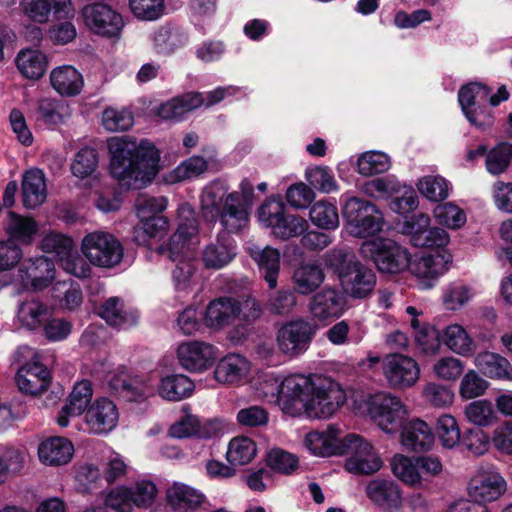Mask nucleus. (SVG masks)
Returning a JSON list of instances; mask_svg holds the SVG:
<instances>
[{
	"instance_id": "1",
	"label": "nucleus",
	"mask_w": 512,
	"mask_h": 512,
	"mask_svg": "<svg viewBox=\"0 0 512 512\" xmlns=\"http://www.w3.org/2000/svg\"><path fill=\"white\" fill-rule=\"evenodd\" d=\"M346 393L330 377L300 374L285 377L277 390V402L291 416L329 418L346 403Z\"/></svg>"
},
{
	"instance_id": "2",
	"label": "nucleus",
	"mask_w": 512,
	"mask_h": 512,
	"mask_svg": "<svg viewBox=\"0 0 512 512\" xmlns=\"http://www.w3.org/2000/svg\"><path fill=\"white\" fill-rule=\"evenodd\" d=\"M109 173L127 190H139L152 183L160 170V151L151 141L137 142L128 136L108 140Z\"/></svg>"
},
{
	"instance_id": "3",
	"label": "nucleus",
	"mask_w": 512,
	"mask_h": 512,
	"mask_svg": "<svg viewBox=\"0 0 512 512\" xmlns=\"http://www.w3.org/2000/svg\"><path fill=\"white\" fill-rule=\"evenodd\" d=\"M306 447L316 456L348 454L344 468L356 475H371L382 467L381 458L362 436L349 433L340 438V430L329 425L324 431H312L305 436Z\"/></svg>"
},
{
	"instance_id": "4",
	"label": "nucleus",
	"mask_w": 512,
	"mask_h": 512,
	"mask_svg": "<svg viewBox=\"0 0 512 512\" xmlns=\"http://www.w3.org/2000/svg\"><path fill=\"white\" fill-rule=\"evenodd\" d=\"M202 217L208 223L220 221L225 232H239L248 222L249 211L240 202V194L227 189L221 183H214L205 188L201 196Z\"/></svg>"
},
{
	"instance_id": "5",
	"label": "nucleus",
	"mask_w": 512,
	"mask_h": 512,
	"mask_svg": "<svg viewBox=\"0 0 512 512\" xmlns=\"http://www.w3.org/2000/svg\"><path fill=\"white\" fill-rule=\"evenodd\" d=\"M492 89L480 82H469L458 91V103L468 122L479 130H486L494 123L493 111L489 106L497 107L509 99L505 85L491 95Z\"/></svg>"
},
{
	"instance_id": "6",
	"label": "nucleus",
	"mask_w": 512,
	"mask_h": 512,
	"mask_svg": "<svg viewBox=\"0 0 512 512\" xmlns=\"http://www.w3.org/2000/svg\"><path fill=\"white\" fill-rule=\"evenodd\" d=\"M340 204L347 229L353 236L364 238L382 230L383 214L370 200L343 194Z\"/></svg>"
},
{
	"instance_id": "7",
	"label": "nucleus",
	"mask_w": 512,
	"mask_h": 512,
	"mask_svg": "<svg viewBox=\"0 0 512 512\" xmlns=\"http://www.w3.org/2000/svg\"><path fill=\"white\" fill-rule=\"evenodd\" d=\"M361 255L371 260L381 274L397 275L407 270L411 253L405 246L390 238L377 237L364 241Z\"/></svg>"
},
{
	"instance_id": "8",
	"label": "nucleus",
	"mask_w": 512,
	"mask_h": 512,
	"mask_svg": "<svg viewBox=\"0 0 512 512\" xmlns=\"http://www.w3.org/2000/svg\"><path fill=\"white\" fill-rule=\"evenodd\" d=\"M259 221L271 228L272 234L287 240L302 235L308 228L307 221L298 215L287 213L280 195H271L258 208Z\"/></svg>"
},
{
	"instance_id": "9",
	"label": "nucleus",
	"mask_w": 512,
	"mask_h": 512,
	"mask_svg": "<svg viewBox=\"0 0 512 512\" xmlns=\"http://www.w3.org/2000/svg\"><path fill=\"white\" fill-rule=\"evenodd\" d=\"M366 189L370 193H376L381 197L390 198L388 206L390 210L404 217L416 214L419 205L418 195L412 186L401 185L394 177L387 175L377 177L366 183Z\"/></svg>"
},
{
	"instance_id": "10",
	"label": "nucleus",
	"mask_w": 512,
	"mask_h": 512,
	"mask_svg": "<svg viewBox=\"0 0 512 512\" xmlns=\"http://www.w3.org/2000/svg\"><path fill=\"white\" fill-rule=\"evenodd\" d=\"M81 250L91 264L101 268H113L123 259L124 248L112 234L93 232L82 240Z\"/></svg>"
},
{
	"instance_id": "11",
	"label": "nucleus",
	"mask_w": 512,
	"mask_h": 512,
	"mask_svg": "<svg viewBox=\"0 0 512 512\" xmlns=\"http://www.w3.org/2000/svg\"><path fill=\"white\" fill-rule=\"evenodd\" d=\"M367 410L370 417L386 433L397 432L407 419V410L402 401L383 392L368 397Z\"/></svg>"
},
{
	"instance_id": "12",
	"label": "nucleus",
	"mask_w": 512,
	"mask_h": 512,
	"mask_svg": "<svg viewBox=\"0 0 512 512\" xmlns=\"http://www.w3.org/2000/svg\"><path fill=\"white\" fill-rule=\"evenodd\" d=\"M81 15L85 26L92 33L103 38H119L124 28L122 15L103 2L85 5Z\"/></svg>"
},
{
	"instance_id": "13",
	"label": "nucleus",
	"mask_w": 512,
	"mask_h": 512,
	"mask_svg": "<svg viewBox=\"0 0 512 512\" xmlns=\"http://www.w3.org/2000/svg\"><path fill=\"white\" fill-rule=\"evenodd\" d=\"M158 489L150 480L136 482L134 487L118 486L112 489L106 503L118 512H131L132 505L138 508L150 507L156 498Z\"/></svg>"
},
{
	"instance_id": "14",
	"label": "nucleus",
	"mask_w": 512,
	"mask_h": 512,
	"mask_svg": "<svg viewBox=\"0 0 512 512\" xmlns=\"http://www.w3.org/2000/svg\"><path fill=\"white\" fill-rule=\"evenodd\" d=\"M317 330L315 323L302 318L289 321L278 330V347L288 356H299L308 350Z\"/></svg>"
},
{
	"instance_id": "15",
	"label": "nucleus",
	"mask_w": 512,
	"mask_h": 512,
	"mask_svg": "<svg viewBox=\"0 0 512 512\" xmlns=\"http://www.w3.org/2000/svg\"><path fill=\"white\" fill-rule=\"evenodd\" d=\"M383 373L389 385L396 389L412 387L419 379L420 368L411 357L394 353L383 360Z\"/></svg>"
},
{
	"instance_id": "16",
	"label": "nucleus",
	"mask_w": 512,
	"mask_h": 512,
	"mask_svg": "<svg viewBox=\"0 0 512 512\" xmlns=\"http://www.w3.org/2000/svg\"><path fill=\"white\" fill-rule=\"evenodd\" d=\"M217 348L206 342L192 341L181 344L177 349L179 363L188 371L203 372L217 360Z\"/></svg>"
},
{
	"instance_id": "17",
	"label": "nucleus",
	"mask_w": 512,
	"mask_h": 512,
	"mask_svg": "<svg viewBox=\"0 0 512 512\" xmlns=\"http://www.w3.org/2000/svg\"><path fill=\"white\" fill-rule=\"evenodd\" d=\"M54 262L46 256L25 260L19 268V277L25 287L38 292L46 289L55 278Z\"/></svg>"
},
{
	"instance_id": "18",
	"label": "nucleus",
	"mask_w": 512,
	"mask_h": 512,
	"mask_svg": "<svg viewBox=\"0 0 512 512\" xmlns=\"http://www.w3.org/2000/svg\"><path fill=\"white\" fill-rule=\"evenodd\" d=\"M199 233V221L194 208L184 203L178 208V227L168 242L169 257L176 261L187 242Z\"/></svg>"
},
{
	"instance_id": "19",
	"label": "nucleus",
	"mask_w": 512,
	"mask_h": 512,
	"mask_svg": "<svg viewBox=\"0 0 512 512\" xmlns=\"http://www.w3.org/2000/svg\"><path fill=\"white\" fill-rule=\"evenodd\" d=\"M118 421V408L107 397L94 400L85 412L87 426L92 433L97 435L108 434L117 426Z\"/></svg>"
},
{
	"instance_id": "20",
	"label": "nucleus",
	"mask_w": 512,
	"mask_h": 512,
	"mask_svg": "<svg viewBox=\"0 0 512 512\" xmlns=\"http://www.w3.org/2000/svg\"><path fill=\"white\" fill-rule=\"evenodd\" d=\"M345 294L335 288H325L312 296L309 301V311L313 318L319 321L337 319L346 310Z\"/></svg>"
},
{
	"instance_id": "21",
	"label": "nucleus",
	"mask_w": 512,
	"mask_h": 512,
	"mask_svg": "<svg viewBox=\"0 0 512 512\" xmlns=\"http://www.w3.org/2000/svg\"><path fill=\"white\" fill-rule=\"evenodd\" d=\"M452 263V255L447 251H437L422 255L412 261L407 269L417 278L424 280L427 287H432L440 275H443Z\"/></svg>"
},
{
	"instance_id": "22",
	"label": "nucleus",
	"mask_w": 512,
	"mask_h": 512,
	"mask_svg": "<svg viewBox=\"0 0 512 512\" xmlns=\"http://www.w3.org/2000/svg\"><path fill=\"white\" fill-rule=\"evenodd\" d=\"M52 380L49 369L39 362L21 366L15 376L19 390L29 395H40L50 386Z\"/></svg>"
},
{
	"instance_id": "23",
	"label": "nucleus",
	"mask_w": 512,
	"mask_h": 512,
	"mask_svg": "<svg viewBox=\"0 0 512 512\" xmlns=\"http://www.w3.org/2000/svg\"><path fill=\"white\" fill-rule=\"evenodd\" d=\"M237 255V244L228 232L217 235L215 242L208 244L202 252V261L208 269H222Z\"/></svg>"
},
{
	"instance_id": "24",
	"label": "nucleus",
	"mask_w": 512,
	"mask_h": 512,
	"mask_svg": "<svg viewBox=\"0 0 512 512\" xmlns=\"http://www.w3.org/2000/svg\"><path fill=\"white\" fill-rule=\"evenodd\" d=\"M111 395L126 402H139L145 398V388L137 376H132L125 367H119L108 379Z\"/></svg>"
},
{
	"instance_id": "25",
	"label": "nucleus",
	"mask_w": 512,
	"mask_h": 512,
	"mask_svg": "<svg viewBox=\"0 0 512 512\" xmlns=\"http://www.w3.org/2000/svg\"><path fill=\"white\" fill-rule=\"evenodd\" d=\"M505 491L506 481L496 472L474 477L468 484L471 501L482 505L497 500Z\"/></svg>"
},
{
	"instance_id": "26",
	"label": "nucleus",
	"mask_w": 512,
	"mask_h": 512,
	"mask_svg": "<svg viewBox=\"0 0 512 512\" xmlns=\"http://www.w3.org/2000/svg\"><path fill=\"white\" fill-rule=\"evenodd\" d=\"M239 307L232 297H219L212 300L203 314V324L210 329L220 330L238 319Z\"/></svg>"
},
{
	"instance_id": "27",
	"label": "nucleus",
	"mask_w": 512,
	"mask_h": 512,
	"mask_svg": "<svg viewBox=\"0 0 512 512\" xmlns=\"http://www.w3.org/2000/svg\"><path fill=\"white\" fill-rule=\"evenodd\" d=\"M248 254L257 264L259 273L270 289L277 286L280 273V252L271 246L260 247L252 245L248 248Z\"/></svg>"
},
{
	"instance_id": "28",
	"label": "nucleus",
	"mask_w": 512,
	"mask_h": 512,
	"mask_svg": "<svg viewBox=\"0 0 512 512\" xmlns=\"http://www.w3.org/2000/svg\"><path fill=\"white\" fill-rule=\"evenodd\" d=\"M401 428L400 440L408 451L424 452L434 443V434L428 424L421 419L404 421Z\"/></svg>"
},
{
	"instance_id": "29",
	"label": "nucleus",
	"mask_w": 512,
	"mask_h": 512,
	"mask_svg": "<svg viewBox=\"0 0 512 512\" xmlns=\"http://www.w3.org/2000/svg\"><path fill=\"white\" fill-rule=\"evenodd\" d=\"M345 294L354 299H363L370 295L376 286L375 272L359 262V264L340 283Z\"/></svg>"
},
{
	"instance_id": "30",
	"label": "nucleus",
	"mask_w": 512,
	"mask_h": 512,
	"mask_svg": "<svg viewBox=\"0 0 512 512\" xmlns=\"http://www.w3.org/2000/svg\"><path fill=\"white\" fill-rule=\"evenodd\" d=\"M45 174L39 168L24 172L21 183L22 204L26 209H35L46 200Z\"/></svg>"
},
{
	"instance_id": "31",
	"label": "nucleus",
	"mask_w": 512,
	"mask_h": 512,
	"mask_svg": "<svg viewBox=\"0 0 512 512\" xmlns=\"http://www.w3.org/2000/svg\"><path fill=\"white\" fill-rule=\"evenodd\" d=\"M204 97L199 92H189L162 103L157 109V115L163 120L180 122L185 114L202 106Z\"/></svg>"
},
{
	"instance_id": "32",
	"label": "nucleus",
	"mask_w": 512,
	"mask_h": 512,
	"mask_svg": "<svg viewBox=\"0 0 512 512\" xmlns=\"http://www.w3.org/2000/svg\"><path fill=\"white\" fill-rule=\"evenodd\" d=\"M74 453L72 442L62 436H53L42 441L38 447V456L42 463L49 466L64 465Z\"/></svg>"
},
{
	"instance_id": "33",
	"label": "nucleus",
	"mask_w": 512,
	"mask_h": 512,
	"mask_svg": "<svg viewBox=\"0 0 512 512\" xmlns=\"http://www.w3.org/2000/svg\"><path fill=\"white\" fill-rule=\"evenodd\" d=\"M166 499L174 511L190 512L203 504L205 495L189 485L175 482L167 489Z\"/></svg>"
},
{
	"instance_id": "34",
	"label": "nucleus",
	"mask_w": 512,
	"mask_h": 512,
	"mask_svg": "<svg viewBox=\"0 0 512 512\" xmlns=\"http://www.w3.org/2000/svg\"><path fill=\"white\" fill-rule=\"evenodd\" d=\"M50 83L57 93L67 97L80 94L84 85L82 75L70 65L53 69L50 74Z\"/></svg>"
},
{
	"instance_id": "35",
	"label": "nucleus",
	"mask_w": 512,
	"mask_h": 512,
	"mask_svg": "<svg viewBox=\"0 0 512 512\" xmlns=\"http://www.w3.org/2000/svg\"><path fill=\"white\" fill-rule=\"evenodd\" d=\"M367 496L384 509H398L401 505V495L398 486L385 479L372 480L366 487Z\"/></svg>"
},
{
	"instance_id": "36",
	"label": "nucleus",
	"mask_w": 512,
	"mask_h": 512,
	"mask_svg": "<svg viewBox=\"0 0 512 512\" xmlns=\"http://www.w3.org/2000/svg\"><path fill=\"white\" fill-rule=\"evenodd\" d=\"M19 72L27 79L38 80L48 68V58L37 49H22L15 58Z\"/></svg>"
},
{
	"instance_id": "37",
	"label": "nucleus",
	"mask_w": 512,
	"mask_h": 512,
	"mask_svg": "<svg viewBox=\"0 0 512 512\" xmlns=\"http://www.w3.org/2000/svg\"><path fill=\"white\" fill-rule=\"evenodd\" d=\"M325 275L316 262L302 263L293 273L294 290L302 295L315 292L323 283Z\"/></svg>"
},
{
	"instance_id": "38",
	"label": "nucleus",
	"mask_w": 512,
	"mask_h": 512,
	"mask_svg": "<svg viewBox=\"0 0 512 512\" xmlns=\"http://www.w3.org/2000/svg\"><path fill=\"white\" fill-rule=\"evenodd\" d=\"M195 389L193 381L184 374H170L161 378L159 395L168 401H181L190 397Z\"/></svg>"
},
{
	"instance_id": "39",
	"label": "nucleus",
	"mask_w": 512,
	"mask_h": 512,
	"mask_svg": "<svg viewBox=\"0 0 512 512\" xmlns=\"http://www.w3.org/2000/svg\"><path fill=\"white\" fill-rule=\"evenodd\" d=\"M8 217L9 222L5 230L9 241L31 244L38 232L37 222L32 217L22 216L11 210L8 212Z\"/></svg>"
},
{
	"instance_id": "40",
	"label": "nucleus",
	"mask_w": 512,
	"mask_h": 512,
	"mask_svg": "<svg viewBox=\"0 0 512 512\" xmlns=\"http://www.w3.org/2000/svg\"><path fill=\"white\" fill-rule=\"evenodd\" d=\"M442 340L450 350L462 356H472L477 350L474 340L458 324L447 326L443 331Z\"/></svg>"
},
{
	"instance_id": "41",
	"label": "nucleus",
	"mask_w": 512,
	"mask_h": 512,
	"mask_svg": "<svg viewBox=\"0 0 512 512\" xmlns=\"http://www.w3.org/2000/svg\"><path fill=\"white\" fill-rule=\"evenodd\" d=\"M359 262L353 252L343 248L331 249L324 257L326 268L338 277L340 283L344 279V275L348 276Z\"/></svg>"
},
{
	"instance_id": "42",
	"label": "nucleus",
	"mask_w": 512,
	"mask_h": 512,
	"mask_svg": "<svg viewBox=\"0 0 512 512\" xmlns=\"http://www.w3.org/2000/svg\"><path fill=\"white\" fill-rule=\"evenodd\" d=\"M313 225L326 231H333L339 227V214L335 201L319 200L309 211Z\"/></svg>"
},
{
	"instance_id": "43",
	"label": "nucleus",
	"mask_w": 512,
	"mask_h": 512,
	"mask_svg": "<svg viewBox=\"0 0 512 512\" xmlns=\"http://www.w3.org/2000/svg\"><path fill=\"white\" fill-rule=\"evenodd\" d=\"M478 369L489 378H509V361L494 352H480L475 358Z\"/></svg>"
},
{
	"instance_id": "44",
	"label": "nucleus",
	"mask_w": 512,
	"mask_h": 512,
	"mask_svg": "<svg viewBox=\"0 0 512 512\" xmlns=\"http://www.w3.org/2000/svg\"><path fill=\"white\" fill-rule=\"evenodd\" d=\"M208 169V162L203 156L194 155L182 161L174 168L165 180L170 184H175L192 178H196Z\"/></svg>"
},
{
	"instance_id": "45",
	"label": "nucleus",
	"mask_w": 512,
	"mask_h": 512,
	"mask_svg": "<svg viewBox=\"0 0 512 512\" xmlns=\"http://www.w3.org/2000/svg\"><path fill=\"white\" fill-rule=\"evenodd\" d=\"M257 454V446L249 437L233 438L228 445L226 458L231 465H246Z\"/></svg>"
},
{
	"instance_id": "46",
	"label": "nucleus",
	"mask_w": 512,
	"mask_h": 512,
	"mask_svg": "<svg viewBox=\"0 0 512 512\" xmlns=\"http://www.w3.org/2000/svg\"><path fill=\"white\" fill-rule=\"evenodd\" d=\"M417 189L432 202H442L449 196L450 183L440 175H427L419 179Z\"/></svg>"
},
{
	"instance_id": "47",
	"label": "nucleus",
	"mask_w": 512,
	"mask_h": 512,
	"mask_svg": "<svg viewBox=\"0 0 512 512\" xmlns=\"http://www.w3.org/2000/svg\"><path fill=\"white\" fill-rule=\"evenodd\" d=\"M244 358L237 354H229L216 365L214 376L220 383H235L243 376Z\"/></svg>"
},
{
	"instance_id": "48",
	"label": "nucleus",
	"mask_w": 512,
	"mask_h": 512,
	"mask_svg": "<svg viewBox=\"0 0 512 512\" xmlns=\"http://www.w3.org/2000/svg\"><path fill=\"white\" fill-rule=\"evenodd\" d=\"M266 464L275 473L291 475L299 468V459L295 454L275 447L267 452Z\"/></svg>"
},
{
	"instance_id": "49",
	"label": "nucleus",
	"mask_w": 512,
	"mask_h": 512,
	"mask_svg": "<svg viewBox=\"0 0 512 512\" xmlns=\"http://www.w3.org/2000/svg\"><path fill=\"white\" fill-rule=\"evenodd\" d=\"M512 160V142H500L491 148L485 159L487 171L492 175L504 173Z\"/></svg>"
},
{
	"instance_id": "50",
	"label": "nucleus",
	"mask_w": 512,
	"mask_h": 512,
	"mask_svg": "<svg viewBox=\"0 0 512 512\" xmlns=\"http://www.w3.org/2000/svg\"><path fill=\"white\" fill-rule=\"evenodd\" d=\"M169 223V219L164 215L139 222L133 231V240L137 245H145L147 239L163 238L167 234Z\"/></svg>"
},
{
	"instance_id": "51",
	"label": "nucleus",
	"mask_w": 512,
	"mask_h": 512,
	"mask_svg": "<svg viewBox=\"0 0 512 512\" xmlns=\"http://www.w3.org/2000/svg\"><path fill=\"white\" fill-rule=\"evenodd\" d=\"M98 163L97 150L92 147H83L74 156L70 167L71 172L75 177L85 179L96 171Z\"/></svg>"
},
{
	"instance_id": "52",
	"label": "nucleus",
	"mask_w": 512,
	"mask_h": 512,
	"mask_svg": "<svg viewBox=\"0 0 512 512\" xmlns=\"http://www.w3.org/2000/svg\"><path fill=\"white\" fill-rule=\"evenodd\" d=\"M436 434L442 446L449 449L459 445L463 435L457 420L449 414H443L437 419Z\"/></svg>"
},
{
	"instance_id": "53",
	"label": "nucleus",
	"mask_w": 512,
	"mask_h": 512,
	"mask_svg": "<svg viewBox=\"0 0 512 512\" xmlns=\"http://www.w3.org/2000/svg\"><path fill=\"white\" fill-rule=\"evenodd\" d=\"M431 218L428 214L417 212L416 214L407 215L404 220L398 221L401 233L408 238L409 243L415 247L422 239L423 229L428 228Z\"/></svg>"
},
{
	"instance_id": "54",
	"label": "nucleus",
	"mask_w": 512,
	"mask_h": 512,
	"mask_svg": "<svg viewBox=\"0 0 512 512\" xmlns=\"http://www.w3.org/2000/svg\"><path fill=\"white\" fill-rule=\"evenodd\" d=\"M467 419L474 427L491 425L497 418V411L489 400H476L465 408Z\"/></svg>"
},
{
	"instance_id": "55",
	"label": "nucleus",
	"mask_w": 512,
	"mask_h": 512,
	"mask_svg": "<svg viewBox=\"0 0 512 512\" xmlns=\"http://www.w3.org/2000/svg\"><path fill=\"white\" fill-rule=\"evenodd\" d=\"M390 165V159L385 153L369 151L358 158L357 171L363 176H371L386 172Z\"/></svg>"
},
{
	"instance_id": "56",
	"label": "nucleus",
	"mask_w": 512,
	"mask_h": 512,
	"mask_svg": "<svg viewBox=\"0 0 512 512\" xmlns=\"http://www.w3.org/2000/svg\"><path fill=\"white\" fill-rule=\"evenodd\" d=\"M99 468L94 464H84L76 472L77 489L83 494H92L101 488L103 478Z\"/></svg>"
},
{
	"instance_id": "57",
	"label": "nucleus",
	"mask_w": 512,
	"mask_h": 512,
	"mask_svg": "<svg viewBox=\"0 0 512 512\" xmlns=\"http://www.w3.org/2000/svg\"><path fill=\"white\" fill-rule=\"evenodd\" d=\"M169 434L178 439L197 436L198 438L209 439L213 437V432L201 429L200 421L193 415H188L180 421L174 423L169 430Z\"/></svg>"
},
{
	"instance_id": "58",
	"label": "nucleus",
	"mask_w": 512,
	"mask_h": 512,
	"mask_svg": "<svg viewBox=\"0 0 512 512\" xmlns=\"http://www.w3.org/2000/svg\"><path fill=\"white\" fill-rule=\"evenodd\" d=\"M131 13L142 21H155L163 16L164 0H129Z\"/></svg>"
},
{
	"instance_id": "59",
	"label": "nucleus",
	"mask_w": 512,
	"mask_h": 512,
	"mask_svg": "<svg viewBox=\"0 0 512 512\" xmlns=\"http://www.w3.org/2000/svg\"><path fill=\"white\" fill-rule=\"evenodd\" d=\"M434 217L440 225L451 229H457L466 222L465 212L457 205L447 202L438 204L434 208Z\"/></svg>"
},
{
	"instance_id": "60",
	"label": "nucleus",
	"mask_w": 512,
	"mask_h": 512,
	"mask_svg": "<svg viewBox=\"0 0 512 512\" xmlns=\"http://www.w3.org/2000/svg\"><path fill=\"white\" fill-rule=\"evenodd\" d=\"M135 207L139 222L149 221L152 218L163 216L167 207V199L163 196H142L137 198Z\"/></svg>"
},
{
	"instance_id": "61",
	"label": "nucleus",
	"mask_w": 512,
	"mask_h": 512,
	"mask_svg": "<svg viewBox=\"0 0 512 512\" xmlns=\"http://www.w3.org/2000/svg\"><path fill=\"white\" fill-rule=\"evenodd\" d=\"M492 443V438L480 427L467 428L462 435L460 444L474 455L486 453Z\"/></svg>"
},
{
	"instance_id": "62",
	"label": "nucleus",
	"mask_w": 512,
	"mask_h": 512,
	"mask_svg": "<svg viewBox=\"0 0 512 512\" xmlns=\"http://www.w3.org/2000/svg\"><path fill=\"white\" fill-rule=\"evenodd\" d=\"M98 315L108 325L120 327L127 322V313L123 310V300L120 297L112 296L106 299L98 308Z\"/></svg>"
},
{
	"instance_id": "63",
	"label": "nucleus",
	"mask_w": 512,
	"mask_h": 512,
	"mask_svg": "<svg viewBox=\"0 0 512 512\" xmlns=\"http://www.w3.org/2000/svg\"><path fill=\"white\" fill-rule=\"evenodd\" d=\"M48 316V307L39 302L25 304L19 313L21 323L29 330L41 328Z\"/></svg>"
},
{
	"instance_id": "64",
	"label": "nucleus",
	"mask_w": 512,
	"mask_h": 512,
	"mask_svg": "<svg viewBox=\"0 0 512 512\" xmlns=\"http://www.w3.org/2000/svg\"><path fill=\"white\" fill-rule=\"evenodd\" d=\"M102 122L109 131H127L134 124V116L128 109L106 108L103 112Z\"/></svg>"
}]
</instances>
